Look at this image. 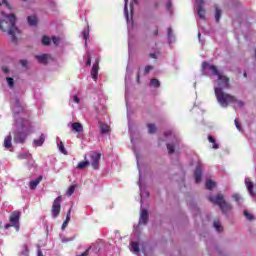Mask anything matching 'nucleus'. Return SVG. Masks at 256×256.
<instances>
[{
	"label": "nucleus",
	"mask_w": 256,
	"mask_h": 256,
	"mask_svg": "<svg viewBox=\"0 0 256 256\" xmlns=\"http://www.w3.org/2000/svg\"><path fill=\"white\" fill-rule=\"evenodd\" d=\"M202 75L208 77H216L213 81L215 97L223 109H227L229 105L234 103V107H243V102L235 99L231 94L225 93L227 89L231 87L229 84V78L217 69V66L210 64L209 62H203L201 67Z\"/></svg>",
	"instance_id": "1"
},
{
	"label": "nucleus",
	"mask_w": 256,
	"mask_h": 256,
	"mask_svg": "<svg viewBox=\"0 0 256 256\" xmlns=\"http://www.w3.org/2000/svg\"><path fill=\"white\" fill-rule=\"evenodd\" d=\"M11 109L14 117V129H16L14 141L15 143H25L27 135L33 133V127L29 119H27V114L19 97L14 96L11 98Z\"/></svg>",
	"instance_id": "2"
},
{
	"label": "nucleus",
	"mask_w": 256,
	"mask_h": 256,
	"mask_svg": "<svg viewBox=\"0 0 256 256\" xmlns=\"http://www.w3.org/2000/svg\"><path fill=\"white\" fill-rule=\"evenodd\" d=\"M17 23V18L15 14H5V12H0V29L4 33H8L11 38L12 43H17V37L21 35V31L15 25Z\"/></svg>",
	"instance_id": "3"
},
{
	"label": "nucleus",
	"mask_w": 256,
	"mask_h": 256,
	"mask_svg": "<svg viewBox=\"0 0 256 256\" xmlns=\"http://www.w3.org/2000/svg\"><path fill=\"white\" fill-rule=\"evenodd\" d=\"M208 199L211 201V203H214V205H218L222 213H227V211H231L232 209L231 204L225 201L223 194H218L216 196L211 195L208 197Z\"/></svg>",
	"instance_id": "4"
},
{
	"label": "nucleus",
	"mask_w": 256,
	"mask_h": 256,
	"mask_svg": "<svg viewBox=\"0 0 256 256\" xmlns=\"http://www.w3.org/2000/svg\"><path fill=\"white\" fill-rule=\"evenodd\" d=\"M135 155H136V159H137V167L139 169V182L138 185L140 187V197H141V205H143V199H145L146 197H149V193L147 192V190H145V185H143V176L141 175V169L139 168V154H137L136 151H134Z\"/></svg>",
	"instance_id": "5"
},
{
	"label": "nucleus",
	"mask_w": 256,
	"mask_h": 256,
	"mask_svg": "<svg viewBox=\"0 0 256 256\" xmlns=\"http://www.w3.org/2000/svg\"><path fill=\"white\" fill-rule=\"evenodd\" d=\"M21 219V212L14 211L10 215V224H6L4 226L5 229H9V227H14L17 232H19V220Z\"/></svg>",
	"instance_id": "6"
},
{
	"label": "nucleus",
	"mask_w": 256,
	"mask_h": 256,
	"mask_svg": "<svg viewBox=\"0 0 256 256\" xmlns=\"http://www.w3.org/2000/svg\"><path fill=\"white\" fill-rule=\"evenodd\" d=\"M124 15L126 17L127 25H128V31H131V28L133 27V3L130 4V11L131 15L129 17V9L127 8V3H129V0H124Z\"/></svg>",
	"instance_id": "7"
},
{
	"label": "nucleus",
	"mask_w": 256,
	"mask_h": 256,
	"mask_svg": "<svg viewBox=\"0 0 256 256\" xmlns=\"http://www.w3.org/2000/svg\"><path fill=\"white\" fill-rule=\"evenodd\" d=\"M63 201V197L62 196H58L53 204H52V217L53 219H57V217H59V213H61V202Z\"/></svg>",
	"instance_id": "8"
},
{
	"label": "nucleus",
	"mask_w": 256,
	"mask_h": 256,
	"mask_svg": "<svg viewBox=\"0 0 256 256\" xmlns=\"http://www.w3.org/2000/svg\"><path fill=\"white\" fill-rule=\"evenodd\" d=\"M131 75H133V70H131V68H129V66H128L127 70H126V76H125L126 107H127V115H128V117L131 114V112L129 111V100L127 98V93H129V81H131Z\"/></svg>",
	"instance_id": "9"
},
{
	"label": "nucleus",
	"mask_w": 256,
	"mask_h": 256,
	"mask_svg": "<svg viewBox=\"0 0 256 256\" xmlns=\"http://www.w3.org/2000/svg\"><path fill=\"white\" fill-rule=\"evenodd\" d=\"M89 157V163L93 169H99V161H101V153L98 152H91L87 155Z\"/></svg>",
	"instance_id": "10"
},
{
	"label": "nucleus",
	"mask_w": 256,
	"mask_h": 256,
	"mask_svg": "<svg viewBox=\"0 0 256 256\" xmlns=\"http://www.w3.org/2000/svg\"><path fill=\"white\" fill-rule=\"evenodd\" d=\"M164 135H165L166 141H168V139H174L173 144L167 143L168 152L170 154L174 153L175 152V147H177V145L179 143V140H177V138H175V135H173V132H171V131L165 132Z\"/></svg>",
	"instance_id": "11"
},
{
	"label": "nucleus",
	"mask_w": 256,
	"mask_h": 256,
	"mask_svg": "<svg viewBox=\"0 0 256 256\" xmlns=\"http://www.w3.org/2000/svg\"><path fill=\"white\" fill-rule=\"evenodd\" d=\"M195 3V11L197 12V15L200 19H205V9L203 8L205 2L203 0H195Z\"/></svg>",
	"instance_id": "12"
},
{
	"label": "nucleus",
	"mask_w": 256,
	"mask_h": 256,
	"mask_svg": "<svg viewBox=\"0 0 256 256\" xmlns=\"http://www.w3.org/2000/svg\"><path fill=\"white\" fill-rule=\"evenodd\" d=\"M203 175V164L201 162H198L196 165V169L194 171L195 176V182L201 183V177Z\"/></svg>",
	"instance_id": "13"
},
{
	"label": "nucleus",
	"mask_w": 256,
	"mask_h": 256,
	"mask_svg": "<svg viewBox=\"0 0 256 256\" xmlns=\"http://www.w3.org/2000/svg\"><path fill=\"white\" fill-rule=\"evenodd\" d=\"M245 185L247 187L249 195H251V197H256V192L253 191L254 185L250 178H245Z\"/></svg>",
	"instance_id": "14"
},
{
	"label": "nucleus",
	"mask_w": 256,
	"mask_h": 256,
	"mask_svg": "<svg viewBox=\"0 0 256 256\" xmlns=\"http://www.w3.org/2000/svg\"><path fill=\"white\" fill-rule=\"evenodd\" d=\"M68 127H71L74 133H83V124L79 122L70 123Z\"/></svg>",
	"instance_id": "15"
},
{
	"label": "nucleus",
	"mask_w": 256,
	"mask_h": 256,
	"mask_svg": "<svg viewBox=\"0 0 256 256\" xmlns=\"http://www.w3.org/2000/svg\"><path fill=\"white\" fill-rule=\"evenodd\" d=\"M147 221H149V213L147 210L142 209L140 213L139 225H146Z\"/></svg>",
	"instance_id": "16"
},
{
	"label": "nucleus",
	"mask_w": 256,
	"mask_h": 256,
	"mask_svg": "<svg viewBox=\"0 0 256 256\" xmlns=\"http://www.w3.org/2000/svg\"><path fill=\"white\" fill-rule=\"evenodd\" d=\"M91 75H92V79L94 81H97V76L99 75V60H96V62L93 64Z\"/></svg>",
	"instance_id": "17"
},
{
	"label": "nucleus",
	"mask_w": 256,
	"mask_h": 256,
	"mask_svg": "<svg viewBox=\"0 0 256 256\" xmlns=\"http://www.w3.org/2000/svg\"><path fill=\"white\" fill-rule=\"evenodd\" d=\"M36 59L38 63H41L42 65H47V63H49V59H51V56L49 54H41L36 56Z\"/></svg>",
	"instance_id": "18"
},
{
	"label": "nucleus",
	"mask_w": 256,
	"mask_h": 256,
	"mask_svg": "<svg viewBox=\"0 0 256 256\" xmlns=\"http://www.w3.org/2000/svg\"><path fill=\"white\" fill-rule=\"evenodd\" d=\"M80 105L81 104V94L77 93L72 95L71 99H70V105L75 107V105Z\"/></svg>",
	"instance_id": "19"
},
{
	"label": "nucleus",
	"mask_w": 256,
	"mask_h": 256,
	"mask_svg": "<svg viewBox=\"0 0 256 256\" xmlns=\"http://www.w3.org/2000/svg\"><path fill=\"white\" fill-rule=\"evenodd\" d=\"M130 251H131L134 255H139V251H140L139 242H137V241H132V242L130 243Z\"/></svg>",
	"instance_id": "20"
},
{
	"label": "nucleus",
	"mask_w": 256,
	"mask_h": 256,
	"mask_svg": "<svg viewBox=\"0 0 256 256\" xmlns=\"http://www.w3.org/2000/svg\"><path fill=\"white\" fill-rule=\"evenodd\" d=\"M56 143L60 153H63V155H67V150L65 149V145L63 144V141L59 140V137L56 138Z\"/></svg>",
	"instance_id": "21"
},
{
	"label": "nucleus",
	"mask_w": 256,
	"mask_h": 256,
	"mask_svg": "<svg viewBox=\"0 0 256 256\" xmlns=\"http://www.w3.org/2000/svg\"><path fill=\"white\" fill-rule=\"evenodd\" d=\"M85 161L79 162L77 165V169H85L86 167H89L90 162L87 155L84 156Z\"/></svg>",
	"instance_id": "22"
},
{
	"label": "nucleus",
	"mask_w": 256,
	"mask_h": 256,
	"mask_svg": "<svg viewBox=\"0 0 256 256\" xmlns=\"http://www.w3.org/2000/svg\"><path fill=\"white\" fill-rule=\"evenodd\" d=\"M45 143V135L42 134L39 139L33 141L34 147H41Z\"/></svg>",
	"instance_id": "23"
},
{
	"label": "nucleus",
	"mask_w": 256,
	"mask_h": 256,
	"mask_svg": "<svg viewBox=\"0 0 256 256\" xmlns=\"http://www.w3.org/2000/svg\"><path fill=\"white\" fill-rule=\"evenodd\" d=\"M43 177L40 176L39 178H37L36 180L30 181L29 184V188L33 191L35 189H37V185H39V183H41Z\"/></svg>",
	"instance_id": "24"
},
{
	"label": "nucleus",
	"mask_w": 256,
	"mask_h": 256,
	"mask_svg": "<svg viewBox=\"0 0 256 256\" xmlns=\"http://www.w3.org/2000/svg\"><path fill=\"white\" fill-rule=\"evenodd\" d=\"M71 221V210L67 212L66 219L62 224V231H65L67 229V225H69V222Z\"/></svg>",
	"instance_id": "25"
},
{
	"label": "nucleus",
	"mask_w": 256,
	"mask_h": 256,
	"mask_svg": "<svg viewBox=\"0 0 256 256\" xmlns=\"http://www.w3.org/2000/svg\"><path fill=\"white\" fill-rule=\"evenodd\" d=\"M100 131L103 135H105L106 133H109L111 131V127H109V125L107 124L100 123Z\"/></svg>",
	"instance_id": "26"
},
{
	"label": "nucleus",
	"mask_w": 256,
	"mask_h": 256,
	"mask_svg": "<svg viewBox=\"0 0 256 256\" xmlns=\"http://www.w3.org/2000/svg\"><path fill=\"white\" fill-rule=\"evenodd\" d=\"M168 43L171 45V43H175V35L173 34V30L171 28H168Z\"/></svg>",
	"instance_id": "27"
},
{
	"label": "nucleus",
	"mask_w": 256,
	"mask_h": 256,
	"mask_svg": "<svg viewBox=\"0 0 256 256\" xmlns=\"http://www.w3.org/2000/svg\"><path fill=\"white\" fill-rule=\"evenodd\" d=\"M209 143H212V149H219V144H217V140L213 136H208Z\"/></svg>",
	"instance_id": "28"
},
{
	"label": "nucleus",
	"mask_w": 256,
	"mask_h": 256,
	"mask_svg": "<svg viewBox=\"0 0 256 256\" xmlns=\"http://www.w3.org/2000/svg\"><path fill=\"white\" fill-rule=\"evenodd\" d=\"M11 141H12L11 135H8V136L5 137V139H4V147H5V149H10Z\"/></svg>",
	"instance_id": "29"
},
{
	"label": "nucleus",
	"mask_w": 256,
	"mask_h": 256,
	"mask_svg": "<svg viewBox=\"0 0 256 256\" xmlns=\"http://www.w3.org/2000/svg\"><path fill=\"white\" fill-rule=\"evenodd\" d=\"M37 16L33 15V16H29L28 17V23L29 25H31L32 27H35V25H37Z\"/></svg>",
	"instance_id": "30"
},
{
	"label": "nucleus",
	"mask_w": 256,
	"mask_h": 256,
	"mask_svg": "<svg viewBox=\"0 0 256 256\" xmlns=\"http://www.w3.org/2000/svg\"><path fill=\"white\" fill-rule=\"evenodd\" d=\"M150 87H154L155 89L161 87V82L159 80L153 78L150 80Z\"/></svg>",
	"instance_id": "31"
},
{
	"label": "nucleus",
	"mask_w": 256,
	"mask_h": 256,
	"mask_svg": "<svg viewBox=\"0 0 256 256\" xmlns=\"http://www.w3.org/2000/svg\"><path fill=\"white\" fill-rule=\"evenodd\" d=\"M214 229L218 231V233H221L223 231V226L221 225V222L219 220L214 221Z\"/></svg>",
	"instance_id": "32"
},
{
	"label": "nucleus",
	"mask_w": 256,
	"mask_h": 256,
	"mask_svg": "<svg viewBox=\"0 0 256 256\" xmlns=\"http://www.w3.org/2000/svg\"><path fill=\"white\" fill-rule=\"evenodd\" d=\"M215 19H216V23H219V21H221V9H219V7H215Z\"/></svg>",
	"instance_id": "33"
},
{
	"label": "nucleus",
	"mask_w": 256,
	"mask_h": 256,
	"mask_svg": "<svg viewBox=\"0 0 256 256\" xmlns=\"http://www.w3.org/2000/svg\"><path fill=\"white\" fill-rule=\"evenodd\" d=\"M82 37L85 41V45L87 46V39H89V28H84L82 31Z\"/></svg>",
	"instance_id": "34"
},
{
	"label": "nucleus",
	"mask_w": 256,
	"mask_h": 256,
	"mask_svg": "<svg viewBox=\"0 0 256 256\" xmlns=\"http://www.w3.org/2000/svg\"><path fill=\"white\" fill-rule=\"evenodd\" d=\"M215 187V182L211 179H208L206 181V189H208L209 191H211V189H213Z\"/></svg>",
	"instance_id": "35"
},
{
	"label": "nucleus",
	"mask_w": 256,
	"mask_h": 256,
	"mask_svg": "<svg viewBox=\"0 0 256 256\" xmlns=\"http://www.w3.org/2000/svg\"><path fill=\"white\" fill-rule=\"evenodd\" d=\"M148 133L153 134L155 133V131H157V127L155 126V124H148Z\"/></svg>",
	"instance_id": "36"
},
{
	"label": "nucleus",
	"mask_w": 256,
	"mask_h": 256,
	"mask_svg": "<svg viewBox=\"0 0 256 256\" xmlns=\"http://www.w3.org/2000/svg\"><path fill=\"white\" fill-rule=\"evenodd\" d=\"M244 216L246 217V219L248 221H253L255 219V217L253 216V214H251L249 211L245 210L244 211Z\"/></svg>",
	"instance_id": "37"
},
{
	"label": "nucleus",
	"mask_w": 256,
	"mask_h": 256,
	"mask_svg": "<svg viewBox=\"0 0 256 256\" xmlns=\"http://www.w3.org/2000/svg\"><path fill=\"white\" fill-rule=\"evenodd\" d=\"M75 193V185H72L68 188L66 195H68V197H71V195H73Z\"/></svg>",
	"instance_id": "38"
},
{
	"label": "nucleus",
	"mask_w": 256,
	"mask_h": 256,
	"mask_svg": "<svg viewBox=\"0 0 256 256\" xmlns=\"http://www.w3.org/2000/svg\"><path fill=\"white\" fill-rule=\"evenodd\" d=\"M42 44H44V45H51V38H49L47 36H43L42 37Z\"/></svg>",
	"instance_id": "39"
},
{
	"label": "nucleus",
	"mask_w": 256,
	"mask_h": 256,
	"mask_svg": "<svg viewBox=\"0 0 256 256\" xmlns=\"http://www.w3.org/2000/svg\"><path fill=\"white\" fill-rule=\"evenodd\" d=\"M8 87H10V89H13L14 85H15V81L13 80V78H6Z\"/></svg>",
	"instance_id": "40"
},
{
	"label": "nucleus",
	"mask_w": 256,
	"mask_h": 256,
	"mask_svg": "<svg viewBox=\"0 0 256 256\" xmlns=\"http://www.w3.org/2000/svg\"><path fill=\"white\" fill-rule=\"evenodd\" d=\"M18 159H31V154L21 153V154L18 155Z\"/></svg>",
	"instance_id": "41"
},
{
	"label": "nucleus",
	"mask_w": 256,
	"mask_h": 256,
	"mask_svg": "<svg viewBox=\"0 0 256 256\" xmlns=\"http://www.w3.org/2000/svg\"><path fill=\"white\" fill-rule=\"evenodd\" d=\"M21 255H23V256H29V248L27 247V245H24V246L22 247Z\"/></svg>",
	"instance_id": "42"
},
{
	"label": "nucleus",
	"mask_w": 256,
	"mask_h": 256,
	"mask_svg": "<svg viewBox=\"0 0 256 256\" xmlns=\"http://www.w3.org/2000/svg\"><path fill=\"white\" fill-rule=\"evenodd\" d=\"M0 5H4V7L11 10V5L9 4V2H7V0H0Z\"/></svg>",
	"instance_id": "43"
},
{
	"label": "nucleus",
	"mask_w": 256,
	"mask_h": 256,
	"mask_svg": "<svg viewBox=\"0 0 256 256\" xmlns=\"http://www.w3.org/2000/svg\"><path fill=\"white\" fill-rule=\"evenodd\" d=\"M60 41H61V38L56 37V36L52 37V43H53L54 45H59V42H60Z\"/></svg>",
	"instance_id": "44"
},
{
	"label": "nucleus",
	"mask_w": 256,
	"mask_h": 256,
	"mask_svg": "<svg viewBox=\"0 0 256 256\" xmlns=\"http://www.w3.org/2000/svg\"><path fill=\"white\" fill-rule=\"evenodd\" d=\"M97 113H100V115H103L105 113V106L100 105V108H96Z\"/></svg>",
	"instance_id": "45"
},
{
	"label": "nucleus",
	"mask_w": 256,
	"mask_h": 256,
	"mask_svg": "<svg viewBox=\"0 0 256 256\" xmlns=\"http://www.w3.org/2000/svg\"><path fill=\"white\" fill-rule=\"evenodd\" d=\"M150 71H153V66H146L144 69L145 75H147V73H149Z\"/></svg>",
	"instance_id": "46"
},
{
	"label": "nucleus",
	"mask_w": 256,
	"mask_h": 256,
	"mask_svg": "<svg viewBox=\"0 0 256 256\" xmlns=\"http://www.w3.org/2000/svg\"><path fill=\"white\" fill-rule=\"evenodd\" d=\"M234 123H235V125H236V128H237L239 131H242V129H241V123L239 122V120L235 119Z\"/></svg>",
	"instance_id": "47"
},
{
	"label": "nucleus",
	"mask_w": 256,
	"mask_h": 256,
	"mask_svg": "<svg viewBox=\"0 0 256 256\" xmlns=\"http://www.w3.org/2000/svg\"><path fill=\"white\" fill-rule=\"evenodd\" d=\"M232 198L234 199V201H241V195L239 194L232 195Z\"/></svg>",
	"instance_id": "48"
},
{
	"label": "nucleus",
	"mask_w": 256,
	"mask_h": 256,
	"mask_svg": "<svg viewBox=\"0 0 256 256\" xmlns=\"http://www.w3.org/2000/svg\"><path fill=\"white\" fill-rule=\"evenodd\" d=\"M74 238H62V243H69V241H73Z\"/></svg>",
	"instance_id": "49"
},
{
	"label": "nucleus",
	"mask_w": 256,
	"mask_h": 256,
	"mask_svg": "<svg viewBox=\"0 0 256 256\" xmlns=\"http://www.w3.org/2000/svg\"><path fill=\"white\" fill-rule=\"evenodd\" d=\"M50 7H55V0H48Z\"/></svg>",
	"instance_id": "50"
},
{
	"label": "nucleus",
	"mask_w": 256,
	"mask_h": 256,
	"mask_svg": "<svg viewBox=\"0 0 256 256\" xmlns=\"http://www.w3.org/2000/svg\"><path fill=\"white\" fill-rule=\"evenodd\" d=\"M86 65L89 67L91 66V56L88 54V60L86 62Z\"/></svg>",
	"instance_id": "51"
},
{
	"label": "nucleus",
	"mask_w": 256,
	"mask_h": 256,
	"mask_svg": "<svg viewBox=\"0 0 256 256\" xmlns=\"http://www.w3.org/2000/svg\"><path fill=\"white\" fill-rule=\"evenodd\" d=\"M20 63L22 67H27V60H21Z\"/></svg>",
	"instance_id": "52"
},
{
	"label": "nucleus",
	"mask_w": 256,
	"mask_h": 256,
	"mask_svg": "<svg viewBox=\"0 0 256 256\" xmlns=\"http://www.w3.org/2000/svg\"><path fill=\"white\" fill-rule=\"evenodd\" d=\"M150 57H151L152 59H157V54L151 53V54H150Z\"/></svg>",
	"instance_id": "53"
},
{
	"label": "nucleus",
	"mask_w": 256,
	"mask_h": 256,
	"mask_svg": "<svg viewBox=\"0 0 256 256\" xmlns=\"http://www.w3.org/2000/svg\"><path fill=\"white\" fill-rule=\"evenodd\" d=\"M37 256H43V252L41 251V249H38Z\"/></svg>",
	"instance_id": "54"
},
{
	"label": "nucleus",
	"mask_w": 256,
	"mask_h": 256,
	"mask_svg": "<svg viewBox=\"0 0 256 256\" xmlns=\"http://www.w3.org/2000/svg\"><path fill=\"white\" fill-rule=\"evenodd\" d=\"M167 9H168V11H171V2L167 3Z\"/></svg>",
	"instance_id": "55"
},
{
	"label": "nucleus",
	"mask_w": 256,
	"mask_h": 256,
	"mask_svg": "<svg viewBox=\"0 0 256 256\" xmlns=\"http://www.w3.org/2000/svg\"><path fill=\"white\" fill-rule=\"evenodd\" d=\"M198 39L201 41V32L198 33Z\"/></svg>",
	"instance_id": "56"
},
{
	"label": "nucleus",
	"mask_w": 256,
	"mask_h": 256,
	"mask_svg": "<svg viewBox=\"0 0 256 256\" xmlns=\"http://www.w3.org/2000/svg\"><path fill=\"white\" fill-rule=\"evenodd\" d=\"M3 71H4V73L8 72L7 68H3Z\"/></svg>",
	"instance_id": "57"
},
{
	"label": "nucleus",
	"mask_w": 256,
	"mask_h": 256,
	"mask_svg": "<svg viewBox=\"0 0 256 256\" xmlns=\"http://www.w3.org/2000/svg\"><path fill=\"white\" fill-rule=\"evenodd\" d=\"M133 3H134L135 5H137V0H133Z\"/></svg>",
	"instance_id": "58"
},
{
	"label": "nucleus",
	"mask_w": 256,
	"mask_h": 256,
	"mask_svg": "<svg viewBox=\"0 0 256 256\" xmlns=\"http://www.w3.org/2000/svg\"><path fill=\"white\" fill-rule=\"evenodd\" d=\"M137 82L139 83V74L137 75Z\"/></svg>",
	"instance_id": "59"
},
{
	"label": "nucleus",
	"mask_w": 256,
	"mask_h": 256,
	"mask_svg": "<svg viewBox=\"0 0 256 256\" xmlns=\"http://www.w3.org/2000/svg\"><path fill=\"white\" fill-rule=\"evenodd\" d=\"M157 33H158V31L156 30V31L154 32V35H157Z\"/></svg>",
	"instance_id": "60"
},
{
	"label": "nucleus",
	"mask_w": 256,
	"mask_h": 256,
	"mask_svg": "<svg viewBox=\"0 0 256 256\" xmlns=\"http://www.w3.org/2000/svg\"><path fill=\"white\" fill-rule=\"evenodd\" d=\"M244 77H247V73L246 72L244 73Z\"/></svg>",
	"instance_id": "61"
}]
</instances>
